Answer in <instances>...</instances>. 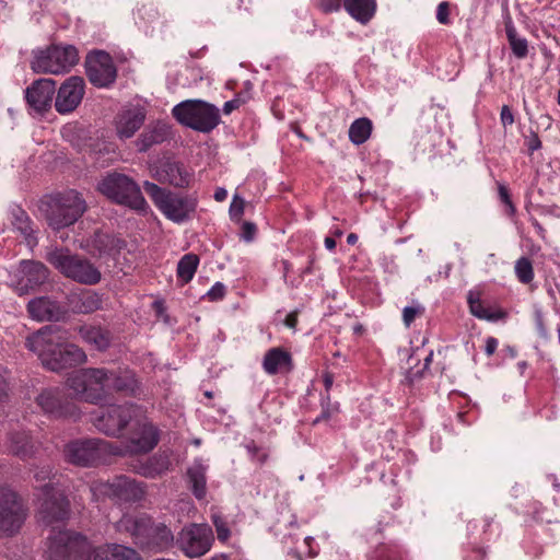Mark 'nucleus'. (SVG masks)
Wrapping results in <instances>:
<instances>
[{"instance_id": "f257e3e1", "label": "nucleus", "mask_w": 560, "mask_h": 560, "mask_svg": "<svg viewBox=\"0 0 560 560\" xmlns=\"http://www.w3.org/2000/svg\"><path fill=\"white\" fill-rule=\"evenodd\" d=\"M25 347L36 352L43 366L51 372L72 369L86 361L85 352L77 345L55 341L50 327L27 337Z\"/></svg>"}, {"instance_id": "f03ea898", "label": "nucleus", "mask_w": 560, "mask_h": 560, "mask_svg": "<svg viewBox=\"0 0 560 560\" xmlns=\"http://www.w3.org/2000/svg\"><path fill=\"white\" fill-rule=\"evenodd\" d=\"M116 528L120 533L129 534L133 544L142 550L163 551L174 540L172 530L147 513L126 514L116 523Z\"/></svg>"}, {"instance_id": "7ed1b4c3", "label": "nucleus", "mask_w": 560, "mask_h": 560, "mask_svg": "<svg viewBox=\"0 0 560 560\" xmlns=\"http://www.w3.org/2000/svg\"><path fill=\"white\" fill-rule=\"evenodd\" d=\"M85 209L84 199L72 189L51 195L42 205L48 225L54 230L72 225L81 218Z\"/></svg>"}, {"instance_id": "20e7f679", "label": "nucleus", "mask_w": 560, "mask_h": 560, "mask_svg": "<svg viewBox=\"0 0 560 560\" xmlns=\"http://www.w3.org/2000/svg\"><path fill=\"white\" fill-rule=\"evenodd\" d=\"M143 189L158 209L175 223L189 220L196 212L198 199L195 195H180L149 180L143 183Z\"/></svg>"}, {"instance_id": "39448f33", "label": "nucleus", "mask_w": 560, "mask_h": 560, "mask_svg": "<svg viewBox=\"0 0 560 560\" xmlns=\"http://www.w3.org/2000/svg\"><path fill=\"white\" fill-rule=\"evenodd\" d=\"M120 443H113L110 454L116 456L140 455L151 452L159 443V430L140 411L121 435Z\"/></svg>"}, {"instance_id": "423d86ee", "label": "nucleus", "mask_w": 560, "mask_h": 560, "mask_svg": "<svg viewBox=\"0 0 560 560\" xmlns=\"http://www.w3.org/2000/svg\"><path fill=\"white\" fill-rule=\"evenodd\" d=\"M62 276L80 284L94 285L102 279V273L84 256L72 254L67 248H55L46 257Z\"/></svg>"}, {"instance_id": "0eeeda50", "label": "nucleus", "mask_w": 560, "mask_h": 560, "mask_svg": "<svg viewBox=\"0 0 560 560\" xmlns=\"http://www.w3.org/2000/svg\"><path fill=\"white\" fill-rule=\"evenodd\" d=\"M173 117L195 131L209 133L221 122L219 108L202 100H186L172 109Z\"/></svg>"}, {"instance_id": "6e6552de", "label": "nucleus", "mask_w": 560, "mask_h": 560, "mask_svg": "<svg viewBox=\"0 0 560 560\" xmlns=\"http://www.w3.org/2000/svg\"><path fill=\"white\" fill-rule=\"evenodd\" d=\"M108 369L88 368L74 372L67 380V385L77 398L90 404H100L106 398V386H109Z\"/></svg>"}, {"instance_id": "1a4fd4ad", "label": "nucleus", "mask_w": 560, "mask_h": 560, "mask_svg": "<svg viewBox=\"0 0 560 560\" xmlns=\"http://www.w3.org/2000/svg\"><path fill=\"white\" fill-rule=\"evenodd\" d=\"M97 189L116 203L143 210L147 206L139 185L121 173L107 174L97 185Z\"/></svg>"}, {"instance_id": "9d476101", "label": "nucleus", "mask_w": 560, "mask_h": 560, "mask_svg": "<svg viewBox=\"0 0 560 560\" xmlns=\"http://www.w3.org/2000/svg\"><path fill=\"white\" fill-rule=\"evenodd\" d=\"M79 61L78 50L72 45H50L33 51L31 69L35 73L61 74L70 71Z\"/></svg>"}, {"instance_id": "9b49d317", "label": "nucleus", "mask_w": 560, "mask_h": 560, "mask_svg": "<svg viewBox=\"0 0 560 560\" xmlns=\"http://www.w3.org/2000/svg\"><path fill=\"white\" fill-rule=\"evenodd\" d=\"M28 509L19 493L0 486V536L12 537L26 521Z\"/></svg>"}, {"instance_id": "f8f14e48", "label": "nucleus", "mask_w": 560, "mask_h": 560, "mask_svg": "<svg viewBox=\"0 0 560 560\" xmlns=\"http://www.w3.org/2000/svg\"><path fill=\"white\" fill-rule=\"evenodd\" d=\"M141 411L132 404L109 405L93 417L95 428L108 436L119 438Z\"/></svg>"}, {"instance_id": "ddd939ff", "label": "nucleus", "mask_w": 560, "mask_h": 560, "mask_svg": "<svg viewBox=\"0 0 560 560\" xmlns=\"http://www.w3.org/2000/svg\"><path fill=\"white\" fill-rule=\"evenodd\" d=\"M88 549V539L78 533L52 529L47 537L48 560H79Z\"/></svg>"}, {"instance_id": "4468645a", "label": "nucleus", "mask_w": 560, "mask_h": 560, "mask_svg": "<svg viewBox=\"0 0 560 560\" xmlns=\"http://www.w3.org/2000/svg\"><path fill=\"white\" fill-rule=\"evenodd\" d=\"M40 505L38 514L40 522L49 526L57 522H63L68 518L70 504L62 491L57 489L54 483L39 486Z\"/></svg>"}, {"instance_id": "2eb2a0df", "label": "nucleus", "mask_w": 560, "mask_h": 560, "mask_svg": "<svg viewBox=\"0 0 560 560\" xmlns=\"http://www.w3.org/2000/svg\"><path fill=\"white\" fill-rule=\"evenodd\" d=\"M96 490L103 495L118 503H136L145 495V483L125 475L114 477L112 480L100 482Z\"/></svg>"}, {"instance_id": "dca6fc26", "label": "nucleus", "mask_w": 560, "mask_h": 560, "mask_svg": "<svg viewBox=\"0 0 560 560\" xmlns=\"http://www.w3.org/2000/svg\"><path fill=\"white\" fill-rule=\"evenodd\" d=\"M113 443L101 439L81 440L66 446V457L69 463L78 466L97 465L105 453L110 454Z\"/></svg>"}, {"instance_id": "f3484780", "label": "nucleus", "mask_w": 560, "mask_h": 560, "mask_svg": "<svg viewBox=\"0 0 560 560\" xmlns=\"http://www.w3.org/2000/svg\"><path fill=\"white\" fill-rule=\"evenodd\" d=\"M85 74L94 86L109 88L116 81L117 68L108 52L95 50L85 58Z\"/></svg>"}, {"instance_id": "a211bd4d", "label": "nucleus", "mask_w": 560, "mask_h": 560, "mask_svg": "<svg viewBox=\"0 0 560 560\" xmlns=\"http://www.w3.org/2000/svg\"><path fill=\"white\" fill-rule=\"evenodd\" d=\"M213 534L206 525L191 524L179 533L180 549L190 558L201 557L209 551Z\"/></svg>"}, {"instance_id": "6ab92c4d", "label": "nucleus", "mask_w": 560, "mask_h": 560, "mask_svg": "<svg viewBox=\"0 0 560 560\" xmlns=\"http://www.w3.org/2000/svg\"><path fill=\"white\" fill-rule=\"evenodd\" d=\"M44 412L55 418H78L79 410L73 401L59 388L44 389L36 398Z\"/></svg>"}, {"instance_id": "aec40b11", "label": "nucleus", "mask_w": 560, "mask_h": 560, "mask_svg": "<svg viewBox=\"0 0 560 560\" xmlns=\"http://www.w3.org/2000/svg\"><path fill=\"white\" fill-rule=\"evenodd\" d=\"M85 83L83 78L72 75L66 79L56 91L55 108L61 114L74 112L84 96Z\"/></svg>"}, {"instance_id": "412c9836", "label": "nucleus", "mask_w": 560, "mask_h": 560, "mask_svg": "<svg viewBox=\"0 0 560 560\" xmlns=\"http://www.w3.org/2000/svg\"><path fill=\"white\" fill-rule=\"evenodd\" d=\"M152 177L159 183L168 184L176 188H188L194 179L192 173L178 161L165 159L152 168Z\"/></svg>"}, {"instance_id": "4be33fe9", "label": "nucleus", "mask_w": 560, "mask_h": 560, "mask_svg": "<svg viewBox=\"0 0 560 560\" xmlns=\"http://www.w3.org/2000/svg\"><path fill=\"white\" fill-rule=\"evenodd\" d=\"M55 93V80L48 78L37 79L26 88L25 101L33 110L44 115L51 108Z\"/></svg>"}, {"instance_id": "5701e85b", "label": "nucleus", "mask_w": 560, "mask_h": 560, "mask_svg": "<svg viewBox=\"0 0 560 560\" xmlns=\"http://www.w3.org/2000/svg\"><path fill=\"white\" fill-rule=\"evenodd\" d=\"M22 277L19 280L18 288L22 293H27L46 282L49 276L48 268L40 261H22Z\"/></svg>"}, {"instance_id": "b1692460", "label": "nucleus", "mask_w": 560, "mask_h": 560, "mask_svg": "<svg viewBox=\"0 0 560 560\" xmlns=\"http://www.w3.org/2000/svg\"><path fill=\"white\" fill-rule=\"evenodd\" d=\"M27 311L32 318L39 322H58L65 315V311L59 303L47 296L31 300L27 304Z\"/></svg>"}, {"instance_id": "393cba45", "label": "nucleus", "mask_w": 560, "mask_h": 560, "mask_svg": "<svg viewBox=\"0 0 560 560\" xmlns=\"http://www.w3.org/2000/svg\"><path fill=\"white\" fill-rule=\"evenodd\" d=\"M171 138V127L162 121L149 124L136 141L138 152L144 153L152 147L161 144Z\"/></svg>"}, {"instance_id": "a878e982", "label": "nucleus", "mask_w": 560, "mask_h": 560, "mask_svg": "<svg viewBox=\"0 0 560 560\" xmlns=\"http://www.w3.org/2000/svg\"><path fill=\"white\" fill-rule=\"evenodd\" d=\"M145 113L140 108L121 112L117 116L116 131L120 139L131 138L144 124Z\"/></svg>"}, {"instance_id": "bb28decb", "label": "nucleus", "mask_w": 560, "mask_h": 560, "mask_svg": "<svg viewBox=\"0 0 560 560\" xmlns=\"http://www.w3.org/2000/svg\"><path fill=\"white\" fill-rule=\"evenodd\" d=\"M110 380L108 389H114L125 396H137L139 382L132 371L128 369L109 370Z\"/></svg>"}, {"instance_id": "cd10ccee", "label": "nucleus", "mask_w": 560, "mask_h": 560, "mask_svg": "<svg viewBox=\"0 0 560 560\" xmlns=\"http://www.w3.org/2000/svg\"><path fill=\"white\" fill-rule=\"evenodd\" d=\"M262 368L266 373L275 375L281 371H291L293 368L292 355L289 351L276 347L269 349L264 357Z\"/></svg>"}, {"instance_id": "c85d7f7f", "label": "nucleus", "mask_w": 560, "mask_h": 560, "mask_svg": "<svg viewBox=\"0 0 560 560\" xmlns=\"http://www.w3.org/2000/svg\"><path fill=\"white\" fill-rule=\"evenodd\" d=\"M8 447L11 454L26 459L33 456L35 443L26 431H12L8 435Z\"/></svg>"}, {"instance_id": "c756f323", "label": "nucleus", "mask_w": 560, "mask_h": 560, "mask_svg": "<svg viewBox=\"0 0 560 560\" xmlns=\"http://www.w3.org/2000/svg\"><path fill=\"white\" fill-rule=\"evenodd\" d=\"M90 245L97 252L98 256H102L119 253L126 246V242L109 233L96 231L90 238Z\"/></svg>"}, {"instance_id": "7c9ffc66", "label": "nucleus", "mask_w": 560, "mask_h": 560, "mask_svg": "<svg viewBox=\"0 0 560 560\" xmlns=\"http://www.w3.org/2000/svg\"><path fill=\"white\" fill-rule=\"evenodd\" d=\"M171 467L170 456L163 453H156L145 462L136 467V472L145 478H156L165 474Z\"/></svg>"}, {"instance_id": "2f4dec72", "label": "nucleus", "mask_w": 560, "mask_h": 560, "mask_svg": "<svg viewBox=\"0 0 560 560\" xmlns=\"http://www.w3.org/2000/svg\"><path fill=\"white\" fill-rule=\"evenodd\" d=\"M81 338L98 351H105L112 342V334L109 330L101 326L83 325L79 328Z\"/></svg>"}, {"instance_id": "473e14b6", "label": "nucleus", "mask_w": 560, "mask_h": 560, "mask_svg": "<svg viewBox=\"0 0 560 560\" xmlns=\"http://www.w3.org/2000/svg\"><path fill=\"white\" fill-rule=\"evenodd\" d=\"M376 0H343L347 13L361 24H368L376 12Z\"/></svg>"}, {"instance_id": "72a5a7b5", "label": "nucleus", "mask_w": 560, "mask_h": 560, "mask_svg": "<svg viewBox=\"0 0 560 560\" xmlns=\"http://www.w3.org/2000/svg\"><path fill=\"white\" fill-rule=\"evenodd\" d=\"M11 223L28 243H31V240H35L33 221L24 209L19 206H14L11 209Z\"/></svg>"}, {"instance_id": "f704fd0d", "label": "nucleus", "mask_w": 560, "mask_h": 560, "mask_svg": "<svg viewBox=\"0 0 560 560\" xmlns=\"http://www.w3.org/2000/svg\"><path fill=\"white\" fill-rule=\"evenodd\" d=\"M504 26L512 52L518 59L525 58L528 54V43L526 38L517 35L516 28L510 16L505 19Z\"/></svg>"}, {"instance_id": "c9c22d12", "label": "nucleus", "mask_w": 560, "mask_h": 560, "mask_svg": "<svg viewBox=\"0 0 560 560\" xmlns=\"http://www.w3.org/2000/svg\"><path fill=\"white\" fill-rule=\"evenodd\" d=\"M467 302L470 313L479 319L494 322L505 317V313L503 311L491 312L489 308L485 307L479 294L475 292H469Z\"/></svg>"}, {"instance_id": "e433bc0d", "label": "nucleus", "mask_w": 560, "mask_h": 560, "mask_svg": "<svg viewBox=\"0 0 560 560\" xmlns=\"http://www.w3.org/2000/svg\"><path fill=\"white\" fill-rule=\"evenodd\" d=\"M199 265V257L196 254H185L177 264V278L182 284L190 282Z\"/></svg>"}, {"instance_id": "4c0bfd02", "label": "nucleus", "mask_w": 560, "mask_h": 560, "mask_svg": "<svg viewBox=\"0 0 560 560\" xmlns=\"http://www.w3.org/2000/svg\"><path fill=\"white\" fill-rule=\"evenodd\" d=\"M372 129L373 125L369 118H358L350 125L349 139L353 144L360 145L370 138Z\"/></svg>"}, {"instance_id": "58836bf2", "label": "nucleus", "mask_w": 560, "mask_h": 560, "mask_svg": "<svg viewBox=\"0 0 560 560\" xmlns=\"http://www.w3.org/2000/svg\"><path fill=\"white\" fill-rule=\"evenodd\" d=\"M102 296L94 291H83L77 298L74 311L81 314H90L102 307Z\"/></svg>"}, {"instance_id": "ea45409f", "label": "nucleus", "mask_w": 560, "mask_h": 560, "mask_svg": "<svg viewBox=\"0 0 560 560\" xmlns=\"http://www.w3.org/2000/svg\"><path fill=\"white\" fill-rule=\"evenodd\" d=\"M188 482L194 495L201 500L206 495V475L201 466L190 467L187 470Z\"/></svg>"}, {"instance_id": "a19ab883", "label": "nucleus", "mask_w": 560, "mask_h": 560, "mask_svg": "<svg viewBox=\"0 0 560 560\" xmlns=\"http://www.w3.org/2000/svg\"><path fill=\"white\" fill-rule=\"evenodd\" d=\"M515 275L523 284H528L534 279V268L529 258L521 257L515 262Z\"/></svg>"}, {"instance_id": "79ce46f5", "label": "nucleus", "mask_w": 560, "mask_h": 560, "mask_svg": "<svg viewBox=\"0 0 560 560\" xmlns=\"http://www.w3.org/2000/svg\"><path fill=\"white\" fill-rule=\"evenodd\" d=\"M110 549L109 560H140L135 549L118 544L106 545Z\"/></svg>"}, {"instance_id": "37998d69", "label": "nucleus", "mask_w": 560, "mask_h": 560, "mask_svg": "<svg viewBox=\"0 0 560 560\" xmlns=\"http://www.w3.org/2000/svg\"><path fill=\"white\" fill-rule=\"evenodd\" d=\"M109 555L110 549L106 548V545L93 549L89 545V549L79 560H109Z\"/></svg>"}, {"instance_id": "c03bdc74", "label": "nucleus", "mask_w": 560, "mask_h": 560, "mask_svg": "<svg viewBox=\"0 0 560 560\" xmlns=\"http://www.w3.org/2000/svg\"><path fill=\"white\" fill-rule=\"evenodd\" d=\"M244 199L238 196H234L229 210L231 219L235 222H240L244 213Z\"/></svg>"}, {"instance_id": "a18cd8bd", "label": "nucleus", "mask_w": 560, "mask_h": 560, "mask_svg": "<svg viewBox=\"0 0 560 560\" xmlns=\"http://www.w3.org/2000/svg\"><path fill=\"white\" fill-rule=\"evenodd\" d=\"M34 478L38 483L36 488L39 489V486L45 483H52L51 479L54 478L52 469L49 466H43L36 469L34 474Z\"/></svg>"}, {"instance_id": "49530a36", "label": "nucleus", "mask_w": 560, "mask_h": 560, "mask_svg": "<svg viewBox=\"0 0 560 560\" xmlns=\"http://www.w3.org/2000/svg\"><path fill=\"white\" fill-rule=\"evenodd\" d=\"M424 312V308L420 305L417 306H406L402 310V320L406 327H410L412 322L415 320L416 316L422 314Z\"/></svg>"}, {"instance_id": "de8ad7c7", "label": "nucleus", "mask_w": 560, "mask_h": 560, "mask_svg": "<svg viewBox=\"0 0 560 560\" xmlns=\"http://www.w3.org/2000/svg\"><path fill=\"white\" fill-rule=\"evenodd\" d=\"M246 448L248 451V453L252 455V458L256 462H258L260 465H262L264 463H266V460L268 459V452L258 447L254 441H252L250 443H248L246 445Z\"/></svg>"}, {"instance_id": "09e8293b", "label": "nucleus", "mask_w": 560, "mask_h": 560, "mask_svg": "<svg viewBox=\"0 0 560 560\" xmlns=\"http://www.w3.org/2000/svg\"><path fill=\"white\" fill-rule=\"evenodd\" d=\"M257 233V226L255 223L249 221H244L242 223V232H241V238L245 242H252L254 241Z\"/></svg>"}, {"instance_id": "8fccbe9b", "label": "nucleus", "mask_w": 560, "mask_h": 560, "mask_svg": "<svg viewBox=\"0 0 560 560\" xmlns=\"http://www.w3.org/2000/svg\"><path fill=\"white\" fill-rule=\"evenodd\" d=\"M343 5V0H318V8L324 13L338 11Z\"/></svg>"}, {"instance_id": "3c124183", "label": "nucleus", "mask_w": 560, "mask_h": 560, "mask_svg": "<svg viewBox=\"0 0 560 560\" xmlns=\"http://www.w3.org/2000/svg\"><path fill=\"white\" fill-rule=\"evenodd\" d=\"M499 196L501 201L506 206L508 213L513 215L515 213V206L512 202L509 189L504 185H499Z\"/></svg>"}, {"instance_id": "603ef678", "label": "nucleus", "mask_w": 560, "mask_h": 560, "mask_svg": "<svg viewBox=\"0 0 560 560\" xmlns=\"http://www.w3.org/2000/svg\"><path fill=\"white\" fill-rule=\"evenodd\" d=\"M225 292V285L221 282H215L214 285L207 292V298L210 301H219L224 298Z\"/></svg>"}, {"instance_id": "864d4df0", "label": "nucleus", "mask_w": 560, "mask_h": 560, "mask_svg": "<svg viewBox=\"0 0 560 560\" xmlns=\"http://www.w3.org/2000/svg\"><path fill=\"white\" fill-rule=\"evenodd\" d=\"M436 20L441 24H450V3L447 1H443L438 5Z\"/></svg>"}, {"instance_id": "5fc2aeb1", "label": "nucleus", "mask_w": 560, "mask_h": 560, "mask_svg": "<svg viewBox=\"0 0 560 560\" xmlns=\"http://www.w3.org/2000/svg\"><path fill=\"white\" fill-rule=\"evenodd\" d=\"M500 119L504 127L511 126L514 124V115L509 105H503L500 113Z\"/></svg>"}, {"instance_id": "6e6d98bb", "label": "nucleus", "mask_w": 560, "mask_h": 560, "mask_svg": "<svg viewBox=\"0 0 560 560\" xmlns=\"http://www.w3.org/2000/svg\"><path fill=\"white\" fill-rule=\"evenodd\" d=\"M213 523L217 529L218 538L222 541L226 540L230 536V530L225 523L220 521L218 517L214 518Z\"/></svg>"}, {"instance_id": "4d7b16f0", "label": "nucleus", "mask_w": 560, "mask_h": 560, "mask_svg": "<svg viewBox=\"0 0 560 560\" xmlns=\"http://www.w3.org/2000/svg\"><path fill=\"white\" fill-rule=\"evenodd\" d=\"M526 144L529 153L532 154L534 151L541 148V141L535 131H530V135L527 137Z\"/></svg>"}, {"instance_id": "13d9d810", "label": "nucleus", "mask_w": 560, "mask_h": 560, "mask_svg": "<svg viewBox=\"0 0 560 560\" xmlns=\"http://www.w3.org/2000/svg\"><path fill=\"white\" fill-rule=\"evenodd\" d=\"M243 104V101L240 97H235L231 101H228L223 105V113L229 115L234 109H237Z\"/></svg>"}, {"instance_id": "bf43d9fd", "label": "nucleus", "mask_w": 560, "mask_h": 560, "mask_svg": "<svg viewBox=\"0 0 560 560\" xmlns=\"http://www.w3.org/2000/svg\"><path fill=\"white\" fill-rule=\"evenodd\" d=\"M498 347V340L494 337H488L486 340L485 351L487 355H492Z\"/></svg>"}, {"instance_id": "052dcab7", "label": "nucleus", "mask_w": 560, "mask_h": 560, "mask_svg": "<svg viewBox=\"0 0 560 560\" xmlns=\"http://www.w3.org/2000/svg\"><path fill=\"white\" fill-rule=\"evenodd\" d=\"M284 325L291 329H295L298 325V313L291 312L287 315L284 319Z\"/></svg>"}, {"instance_id": "680f3d73", "label": "nucleus", "mask_w": 560, "mask_h": 560, "mask_svg": "<svg viewBox=\"0 0 560 560\" xmlns=\"http://www.w3.org/2000/svg\"><path fill=\"white\" fill-rule=\"evenodd\" d=\"M228 196V192L224 188H218L215 191H214V199L217 201H223Z\"/></svg>"}, {"instance_id": "e2e57ef3", "label": "nucleus", "mask_w": 560, "mask_h": 560, "mask_svg": "<svg viewBox=\"0 0 560 560\" xmlns=\"http://www.w3.org/2000/svg\"><path fill=\"white\" fill-rule=\"evenodd\" d=\"M332 383H334V376L332 374L330 373H326L324 375V385H325V388L326 390H329L332 386Z\"/></svg>"}, {"instance_id": "0e129e2a", "label": "nucleus", "mask_w": 560, "mask_h": 560, "mask_svg": "<svg viewBox=\"0 0 560 560\" xmlns=\"http://www.w3.org/2000/svg\"><path fill=\"white\" fill-rule=\"evenodd\" d=\"M325 246L327 249L332 250L336 248V241L328 236L325 238Z\"/></svg>"}, {"instance_id": "69168bd1", "label": "nucleus", "mask_w": 560, "mask_h": 560, "mask_svg": "<svg viewBox=\"0 0 560 560\" xmlns=\"http://www.w3.org/2000/svg\"><path fill=\"white\" fill-rule=\"evenodd\" d=\"M358 242V235L354 234V233H350L348 236H347V243L349 245H354L355 243Z\"/></svg>"}, {"instance_id": "338daca9", "label": "nucleus", "mask_w": 560, "mask_h": 560, "mask_svg": "<svg viewBox=\"0 0 560 560\" xmlns=\"http://www.w3.org/2000/svg\"><path fill=\"white\" fill-rule=\"evenodd\" d=\"M537 326H538V329H539V334H540V336L546 337V329H545V327H544V324H542L541 318H539V319L537 320Z\"/></svg>"}, {"instance_id": "774afa93", "label": "nucleus", "mask_w": 560, "mask_h": 560, "mask_svg": "<svg viewBox=\"0 0 560 560\" xmlns=\"http://www.w3.org/2000/svg\"><path fill=\"white\" fill-rule=\"evenodd\" d=\"M433 351H431L428 357L424 359V369H428L430 363L432 362Z\"/></svg>"}]
</instances>
